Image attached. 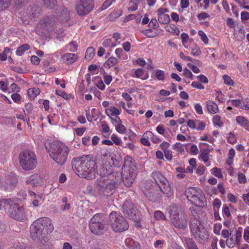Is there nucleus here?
<instances>
[{
	"instance_id": "27",
	"label": "nucleus",
	"mask_w": 249,
	"mask_h": 249,
	"mask_svg": "<svg viewBox=\"0 0 249 249\" xmlns=\"http://www.w3.org/2000/svg\"><path fill=\"white\" fill-rule=\"evenodd\" d=\"M101 131L105 137H108V133L110 131V128L107 124L105 121H102L101 122Z\"/></svg>"
},
{
	"instance_id": "13",
	"label": "nucleus",
	"mask_w": 249,
	"mask_h": 249,
	"mask_svg": "<svg viewBox=\"0 0 249 249\" xmlns=\"http://www.w3.org/2000/svg\"><path fill=\"white\" fill-rule=\"evenodd\" d=\"M18 182L17 178L16 175L11 173L5 177L0 181V187L4 190L11 189L14 187Z\"/></svg>"
},
{
	"instance_id": "32",
	"label": "nucleus",
	"mask_w": 249,
	"mask_h": 249,
	"mask_svg": "<svg viewBox=\"0 0 249 249\" xmlns=\"http://www.w3.org/2000/svg\"><path fill=\"white\" fill-rule=\"evenodd\" d=\"M94 54V49L92 47H89L86 50L85 58L86 60L89 61L93 57Z\"/></svg>"
},
{
	"instance_id": "31",
	"label": "nucleus",
	"mask_w": 249,
	"mask_h": 249,
	"mask_svg": "<svg viewBox=\"0 0 249 249\" xmlns=\"http://www.w3.org/2000/svg\"><path fill=\"white\" fill-rule=\"evenodd\" d=\"M145 136L147 137H150L152 142L154 143H158L161 142V140L159 137L155 135L152 132L150 131H147L145 132Z\"/></svg>"
},
{
	"instance_id": "37",
	"label": "nucleus",
	"mask_w": 249,
	"mask_h": 249,
	"mask_svg": "<svg viewBox=\"0 0 249 249\" xmlns=\"http://www.w3.org/2000/svg\"><path fill=\"white\" fill-rule=\"evenodd\" d=\"M155 76L157 80L163 81L165 79V72L161 70H156L155 71Z\"/></svg>"
},
{
	"instance_id": "3",
	"label": "nucleus",
	"mask_w": 249,
	"mask_h": 249,
	"mask_svg": "<svg viewBox=\"0 0 249 249\" xmlns=\"http://www.w3.org/2000/svg\"><path fill=\"white\" fill-rule=\"evenodd\" d=\"M74 172L79 177L87 179L95 178L96 165L95 161L89 156H84L74 159L72 162Z\"/></svg>"
},
{
	"instance_id": "33",
	"label": "nucleus",
	"mask_w": 249,
	"mask_h": 249,
	"mask_svg": "<svg viewBox=\"0 0 249 249\" xmlns=\"http://www.w3.org/2000/svg\"><path fill=\"white\" fill-rule=\"evenodd\" d=\"M172 149L180 154L184 152V144L179 142H177L173 144L172 145Z\"/></svg>"
},
{
	"instance_id": "63",
	"label": "nucleus",
	"mask_w": 249,
	"mask_h": 249,
	"mask_svg": "<svg viewBox=\"0 0 249 249\" xmlns=\"http://www.w3.org/2000/svg\"><path fill=\"white\" fill-rule=\"evenodd\" d=\"M238 180L240 183H245L247 182L245 175L242 173H239L238 174Z\"/></svg>"
},
{
	"instance_id": "42",
	"label": "nucleus",
	"mask_w": 249,
	"mask_h": 249,
	"mask_svg": "<svg viewBox=\"0 0 249 249\" xmlns=\"http://www.w3.org/2000/svg\"><path fill=\"white\" fill-rule=\"evenodd\" d=\"M181 38L182 45L185 48H188L189 47L188 42L189 38L188 35L186 33H183L181 34Z\"/></svg>"
},
{
	"instance_id": "5",
	"label": "nucleus",
	"mask_w": 249,
	"mask_h": 249,
	"mask_svg": "<svg viewBox=\"0 0 249 249\" xmlns=\"http://www.w3.org/2000/svg\"><path fill=\"white\" fill-rule=\"evenodd\" d=\"M32 225L35 231L34 236L39 239L45 237L46 234L52 232L54 227L51 219L48 217H42L35 221Z\"/></svg>"
},
{
	"instance_id": "38",
	"label": "nucleus",
	"mask_w": 249,
	"mask_h": 249,
	"mask_svg": "<svg viewBox=\"0 0 249 249\" xmlns=\"http://www.w3.org/2000/svg\"><path fill=\"white\" fill-rule=\"evenodd\" d=\"M118 62L117 59L114 57H110L105 62V66L110 68L115 65Z\"/></svg>"
},
{
	"instance_id": "9",
	"label": "nucleus",
	"mask_w": 249,
	"mask_h": 249,
	"mask_svg": "<svg viewBox=\"0 0 249 249\" xmlns=\"http://www.w3.org/2000/svg\"><path fill=\"white\" fill-rule=\"evenodd\" d=\"M105 225L103 215L98 213L95 214L90 220L89 228L93 233L100 235L105 231Z\"/></svg>"
},
{
	"instance_id": "53",
	"label": "nucleus",
	"mask_w": 249,
	"mask_h": 249,
	"mask_svg": "<svg viewBox=\"0 0 249 249\" xmlns=\"http://www.w3.org/2000/svg\"><path fill=\"white\" fill-rule=\"evenodd\" d=\"M44 4L49 8H53L56 4V0H43Z\"/></svg>"
},
{
	"instance_id": "18",
	"label": "nucleus",
	"mask_w": 249,
	"mask_h": 249,
	"mask_svg": "<svg viewBox=\"0 0 249 249\" xmlns=\"http://www.w3.org/2000/svg\"><path fill=\"white\" fill-rule=\"evenodd\" d=\"M56 19L58 21L64 23L70 19V13L65 8H60L56 12Z\"/></svg>"
},
{
	"instance_id": "7",
	"label": "nucleus",
	"mask_w": 249,
	"mask_h": 249,
	"mask_svg": "<svg viewBox=\"0 0 249 249\" xmlns=\"http://www.w3.org/2000/svg\"><path fill=\"white\" fill-rule=\"evenodd\" d=\"M190 230L194 238L200 243L207 242L209 232L207 228L204 226V223L199 219H194L190 224Z\"/></svg>"
},
{
	"instance_id": "22",
	"label": "nucleus",
	"mask_w": 249,
	"mask_h": 249,
	"mask_svg": "<svg viewBox=\"0 0 249 249\" xmlns=\"http://www.w3.org/2000/svg\"><path fill=\"white\" fill-rule=\"evenodd\" d=\"M124 243L125 249H141L140 244L131 238H127Z\"/></svg>"
},
{
	"instance_id": "48",
	"label": "nucleus",
	"mask_w": 249,
	"mask_h": 249,
	"mask_svg": "<svg viewBox=\"0 0 249 249\" xmlns=\"http://www.w3.org/2000/svg\"><path fill=\"white\" fill-rule=\"evenodd\" d=\"M198 34L200 36L201 40L204 42V43L207 44L209 42V39L204 32L202 30H199Z\"/></svg>"
},
{
	"instance_id": "29",
	"label": "nucleus",
	"mask_w": 249,
	"mask_h": 249,
	"mask_svg": "<svg viewBox=\"0 0 249 249\" xmlns=\"http://www.w3.org/2000/svg\"><path fill=\"white\" fill-rule=\"evenodd\" d=\"M210 159L209 152L206 151H201V153L199 155V160L203 161L204 163H206L207 166H209L210 165V163H207Z\"/></svg>"
},
{
	"instance_id": "52",
	"label": "nucleus",
	"mask_w": 249,
	"mask_h": 249,
	"mask_svg": "<svg viewBox=\"0 0 249 249\" xmlns=\"http://www.w3.org/2000/svg\"><path fill=\"white\" fill-rule=\"evenodd\" d=\"M32 178V184H34L35 185H39L42 180V177L40 175H34Z\"/></svg>"
},
{
	"instance_id": "28",
	"label": "nucleus",
	"mask_w": 249,
	"mask_h": 249,
	"mask_svg": "<svg viewBox=\"0 0 249 249\" xmlns=\"http://www.w3.org/2000/svg\"><path fill=\"white\" fill-rule=\"evenodd\" d=\"M153 217L157 221L166 220L167 218L162 212L160 210L156 211L153 213Z\"/></svg>"
},
{
	"instance_id": "57",
	"label": "nucleus",
	"mask_w": 249,
	"mask_h": 249,
	"mask_svg": "<svg viewBox=\"0 0 249 249\" xmlns=\"http://www.w3.org/2000/svg\"><path fill=\"white\" fill-rule=\"evenodd\" d=\"M228 103H231V105L236 107H238L241 108V103H242L241 100L238 99L229 100Z\"/></svg>"
},
{
	"instance_id": "30",
	"label": "nucleus",
	"mask_w": 249,
	"mask_h": 249,
	"mask_svg": "<svg viewBox=\"0 0 249 249\" xmlns=\"http://www.w3.org/2000/svg\"><path fill=\"white\" fill-rule=\"evenodd\" d=\"M30 48V46L29 45L27 44H23L17 48L16 52V54L18 56H21L26 51L29 50Z\"/></svg>"
},
{
	"instance_id": "51",
	"label": "nucleus",
	"mask_w": 249,
	"mask_h": 249,
	"mask_svg": "<svg viewBox=\"0 0 249 249\" xmlns=\"http://www.w3.org/2000/svg\"><path fill=\"white\" fill-rule=\"evenodd\" d=\"M105 47H115L114 43L112 41L110 38H107L105 39L102 43Z\"/></svg>"
},
{
	"instance_id": "1",
	"label": "nucleus",
	"mask_w": 249,
	"mask_h": 249,
	"mask_svg": "<svg viewBox=\"0 0 249 249\" xmlns=\"http://www.w3.org/2000/svg\"><path fill=\"white\" fill-rule=\"evenodd\" d=\"M122 170L123 177L119 172H114L100 177L98 180V190L100 194L106 196L112 195L123 178L127 187L132 185L136 177L137 171L134 160L131 157L125 156Z\"/></svg>"
},
{
	"instance_id": "40",
	"label": "nucleus",
	"mask_w": 249,
	"mask_h": 249,
	"mask_svg": "<svg viewBox=\"0 0 249 249\" xmlns=\"http://www.w3.org/2000/svg\"><path fill=\"white\" fill-rule=\"evenodd\" d=\"M77 44L76 42L73 41L69 43L65 47V49L71 52H75L77 49Z\"/></svg>"
},
{
	"instance_id": "50",
	"label": "nucleus",
	"mask_w": 249,
	"mask_h": 249,
	"mask_svg": "<svg viewBox=\"0 0 249 249\" xmlns=\"http://www.w3.org/2000/svg\"><path fill=\"white\" fill-rule=\"evenodd\" d=\"M242 103L241 108L245 110H249V98H245L241 100Z\"/></svg>"
},
{
	"instance_id": "6",
	"label": "nucleus",
	"mask_w": 249,
	"mask_h": 249,
	"mask_svg": "<svg viewBox=\"0 0 249 249\" xmlns=\"http://www.w3.org/2000/svg\"><path fill=\"white\" fill-rule=\"evenodd\" d=\"M19 200L18 198L4 200L2 203L11 217L18 220L22 221L25 218L24 209L19 206Z\"/></svg>"
},
{
	"instance_id": "44",
	"label": "nucleus",
	"mask_w": 249,
	"mask_h": 249,
	"mask_svg": "<svg viewBox=\"0 0 249 249\" xmlns=\"http://www.w3.org/2000/svg\"><path fill=\"white\" fill-rule=\"evenodd\" d=\"M158 20L162 24H166L169 22L170 18L169 15L166 14L159 17Z\"/></svg>"
},
{
	"instance_id": "61",
	"label": "nucleus",
	"mask_w": 249,
	"mask_h": 249,
	"mask_svg": "<svg viewBox=\"0 0 249 249\" xmlns=\"http://www.w3.org/2000/svg\"><path fill=\"white\" fill-rule=\"evenodd\" d=\"M222 229V225L220 223H216L213 228V232L216 235L220 234V231Z\"/></svg>"
},
{
	"instance_id": "35",
	"label": "nucleus",
	"mask_w": 249,
	"mask_h": 249,
	"mask_svg": "<svg viewBox=\"0 0 249 249\" xmlns=\"http://www.w3.org/2000/svg\"><path fill=\"white\" fill-rule=\"evenodd\" d=\"M185 242L188 249H198L196 243L191 238H185Z\"/></svg>"
},
{
	"instance_id": "39",
	"label": "nucleus",
	"mask_w": 249,
	"mask_h": 249,
	"mask_svg": "<svg viewBox=\"0 0 249 249\" xmlns=\"http://www.w3.org/2000/svg\"><path fill=\"white\" fill-rule=\"evenodd\" d=\"M122 15V11L120 9L114 10L109 16L110 20H113L115 18L120 17Z\"/></svg>"
},
{
	"instance_id": "2",
	"label": "nucleus",
	"mask_w": 249,
	"mask_h": 249,
	"mask_svg": "<svg viewBox=\"0 0 249 249\" xmlns=\"http://www.w3.org/2000/svg\"><path fill=\"white\" fill-rule=\"evenodd\" d=\"M152 177L155 182L147 181L142 185V190L145 196L150 201H155L159 197V188L167 197L174 194L169 181L159 171L154 172Z\"/></svg>"
},
{
	"instance_id": "46",
	"label": "nucleus",
	"mask_w": 249,
	"mask_h": 249,
	"mask_svg": "<svg viewBox=\"0 0 249 249\" xmlns=\"http://www.w3.org/2000/svg\"><path fill=\"white\" fill-rule=\"evenodd\" d=\"M221 205V200L218 198H215L213 203V207L214 211H219Z\"/></svg>"
},
{
	"instance_id": "15",
	"label": "nucleus",
	"mask_w": 249,
	"mask_h": 249,
	"mask_svg": "<svg viewBox=\"0 0 249 249\" xmlns=\"http://www.w3.org/2000/svg\"><path fill=\"white\" fill-rule=\"evenodd\" d=\"M171 223L178 229L184 230L187 227V221L186 216L184 214L180 215L176 218L170 219Z\"/></svg>"
},
{
	"instance_id": "64",
	"label": "nucleus",
	"mask_w": 249,
	"mask_h": 249,
	"mask_svg": "<svg viewBox=\"0 0 249 249\" xmlns=\"http://www.w3.org/2000/svg\"><path fill=\"white\" fill-rule=\"evenodd\" d=\"M243 237L246 241L249 243V227L244 229Z\"/></svg>"
},
{
	"instance_id": "25",
	"label": "nucleus",
	"mask_w": 249,
	"mask_h": 249,
	"mask_svg": "<svg viewBox=\"0 0 249 249\" xmlns=\"http://www.w3.org/2000/svg\"><path fill=\"white\" fill-rule=\"evenodd\" d=\"M132 76L144 80L148 78L149 74L147 72L145 73L142 69L139 68L135 71L134 75Z\"/></svg>"
},
{
	"instance_id": "36",
	"label": "nucleus",
	"mask_w": 249,
	"mask_h": 249,
	"mask_svg": "<svg viewBox=\"0 0 249 249\" xmlns=\"http://www.w3.org/2000/svg\"><path fill=\"white\" fill-rule=\"evenodd\" d=\"M115 53L119 59L126 60L128 58L127 55L124 52L122 49L117 48L115 51Z\"/></svg>"
},
{
	"instance_id": "49",
	"label": "nucleus",
	"mask_w": 249,
	"mask_h": 249,
	"mask_svg": "<svg viewBox=\"0 0 249 249\" xmlns=\"http://www.w3.org/2000/svg\"><path fill=\"white\" fill-rule=\"evenodd\" d=\"M111 140L116 145H120L122 143V141L121 139L118 137L116 134H113L111 136Z\"/></svg>"
},
{
	"instance_id": "59",
	"label": "nucleus",
	"mask_w": 249,
	"mask_h": 249,
	"mask_svg": "<svg viewBox=\"0 0 249 249\" xmlns=\"http://www.w3.org/2000/svg\"><path fill=\"white\" fill-rule=\"evenodd\" d=\"M201 52L198 46H196L194 48L192 49L191 54L193 56H198L201 54Z\"/></svg>"
},
{
	"instance_id": "24",
	"label": "nucleus",
	"mask_w": 249,
	"mask_h": 249,
	"mask_svg": "<svg viewBox=\"0 0 249 249\" xmlns=\"http://www.w3.org/2000/svg\"><path fill=\"white\" fill-rule=\"evenodd\" d=\"M237 124L246 129L249 128V120L243 116H238L235 119Z\"/></svg>"
},
{
	"instance_id": "10",
	"label": "nucleus",
	"mask_w": 249,
	"mask_h": 249,
	"mask_svg": "<svg viewBox=\"0 0 249 249\" xmlns=\"http://www.w3.org/2000/svg\"><path fill=\"white\" fill-rule=\"evenodd\" d=\"M56 24L53 17H46L37 24L36 32L39 35H46L47 32L54 31Z\"/></svg>"
},
{
	"instance_id": "17",
	"label": "nucleus",
	"mask_w": 249,
	"mask_h": 249,
	"mask_svg": "<svg viewBox=\"0 0 249 249\" xmlns=\"http://www.w3.org/2000/svg\"><path fill=\"white\" fill-rule=\"evenodd\" d=\"M168 212L170 219L173 218V217L176 218V217L184 214L180 206L177 204H172L168 208Z\"/></svg>"
},
{
	"instance_id": "34",
	"label": "nucleus",
	"mask_w": 249,
	"mask_h": 249,
	"mask_svg": "<svg viewBox=\"0 0 249 249\" xmlns=\"http://www.w3.org/2000/svg\"><path fill=\"white\" fill-rule=\"evenodd\" d=\"M227 142L231 144H233L237 142V137L236 134L233 132H230L227 136Z\"/></svg>"
},
{
	"instance_id": "54",
	"label": "nucleus",
	"mask_w": 249,
	"mask_h": 249,
	"mask_svg": "<svg viewBox=\"0 0 249 249\" xmlns=\"http://www.w3.org/2000/svg\"><path fill=\"white\" fill-rule=\"evenodd\" d=\"M96 111L95 108H92L91 111H86V117L89 122H91L94 117L93 115V113Z\"/></svg>"
},
{
	"instance_id": "21",
	"label": "nucleus",
	"mask_w": 249,
	"mask_h": 249,
	"mask_svg": "<svg viewBox=\"0 0 249 249\" xmlns=\"http://www.w3.org/2000/svg\"><path fill=\"white\" fill-rule=\"evenodd\" d=\"M241 236V234L240 232H236L235 234L231 236V237L228 238L227 240L228 246L230 248L234 247L235 245L239 242Z\"/></svg>"
},
{
	"instance_id": "58",
	"label": "nucleus",
	"mask_w": 249,
	"mask_h": 249,
	"mask_svg": "<svg viewBox=\"0 0 249 249\" xmlns=\"http://www.w3.org/2000/svg\"><path fill=\"white\" fill-rule=\"evenodd\" d=\"M199 121L197 120H189L188 121L187 124L188 127H189L190 128L192 129H196V124Z\"/></svg>"
},
{
	"instance_id": "41",
	"label": "nucleus",
	"mask_w": 249,
	"mask_h": 249,
	"mask_svg": "<svg viewBox=\"0 0 249 249\" xmlns=\"http://www.w3.org/2000/svg\"><path fill=\"white\" fill-rule=\"evenodd\" d=\"M211 174L218 178H223V174L221 169L217 167H214L211 169Z\"/></svg>"
},
{
	"instance_id": "56",
	"label": "nucleus",
	"mask_w": 249,
	"mask_h": 249,
	"mask_svg": "<svg viewBox=\"0 0 249 249\" xmlns=\"http://www.w3.org/2000/svg\"><path fill=\"white\" fill-rule=\"evenodd\" d=\"M183 75L186 78L190 79H193L194 75L192 72L187 68H185L183 70Z\"/></svg>"
},
{
	"instance_id": "12",
	"label": "nucleus",
	"mask_w": 249,
	"mask_h": 249,
	"mask_svg": "<svg viewBox=\"0 0 249 249\" xmlns=\"http://www.w3.org/2000/svg\"><path fill=\"white\" fill-rule=\"evenodd\" d=\"M94 7L92 0H80L75 5V10L79 16H83L89 14Z\"/></svg>"
},
{
	"instance_id": "16",
	"label": "nucleus",
	"mask_w": 249,
	"mask_h": 249,
	"mask_svg": "<svg viewBox=\"0 0 249 249\" xmlns=\"http://www.w3.org/2000/svg\"><path fill=\"white\" fill-rule=\"evenodd\" d=\"M122 209L125 216L129 219L135 220L136 219V211L129 201H125L122 205Z\"/></svg>"
},
{
	"instance_id": "11",
	"label": "nucleus",
	"mask_w": 249,
	"mask_h": 249,
	"mask_svg": "<svg viewBox=\"0 0 249 249\" xmlns=\"http://www.w3.org/2000/svg\"><path fill=\"white\" fill-rule=\"evenodd\" d=\"M185 195L188 200L195 205L202 206L203 204L202 200V192L201 190L195 187H190L186 189Z\"/></svg>"
},
{
	"instance_id": "14",
	"label": "nucleus",
	"mask_w": 249,
	"mask_h": 249,
	"mask_svg": "<svg viewBox=\"0 0 249 249\" xmlns=\"http://www.w3.org/2000/svg\"><path fill=\"white\" fill-rule=\"evenodd\" d=\"M19 163L25 170H30L31 168V155L28 151L21 152L19 156Z\"/></svg>"
},
{
	"instance_id": "26",
	"label": "nucleus",
	"mask_w": 249,
	"mask_h": 249,
	"mask_svg": "<svg viewBox=\"0 0 249 249\" xmlns=\"http://www.w3.org/2000/svg\"><path fill=\"white\" fill-rule=\"evenodd\" d=\"M114 121L117 123L116 126V130L119 133L123 134L126 131L125 127L122 124V121L119 117H117L114 119Z\"/></svg>"
},
{
	"instance_id": "23",
	"label": "nucleus",
	"mask_w": 249,
	"mask_h": 249,
	"mask_svg": "<svg viewBox=\"0 0 249 249\" xmlns=\"http://www.w3.org/2000/svg\"><path fill=\"white\" fill-rule=\"evenodd\" d=\"M206 107L208 112L210 114H216L219 112L217 105L213 101H208L207 102Z\"/></svg>"
},
{
	"instance_id": "62",
	"label": "nucleus",
	"mask_w": 249,
	"mask_h": 249,
	"mask_svg": "<svg viewBox=\"0 0 249 249\" xmlns=\"http://www.w3.org/2000/svg\"><path fill=\"white\" fill-rule=\"evenodd\" d=\"M227 197L229 201L233 203H236L238 200V197L232 194H228Z\"/></svg>"
},
{
	"instance_id": "4",
	"label": "nucleus",
	"mask_w": 249,
	"mask_h": 249,
	"mask_svg": "<svg viewBox=\"0 0 249 249\" xmlns=\"http://www.w3.org/2000/svg\"><path fill=\"white\" fill-rule=\"evenodd\" d=\"M47 150L52 159L60 165L65 163L69 152V147L64 143L59 142L52 143Z\"/></svg>"
},
{
	"instance_id": "20",
	"label": "nucleus",
	"mask_w": 249,
	"mask_h": 249,
	"mask_svg": "<svg viewBox=\"0 0 249 249\" xmlns=\"http://www.w3.org/2000/svg\"><path fill=\"white\" fill-rule=\"evenodd\" d=\"M78 59L76 54L72 53H66L61 57L62 61L67 64H71L75 62Z\"/></svg>"
},
{
	"instance_id": "60",
	"label": "nucleus",
	"mask_w": 249,
	"mask_h": 249,
	"mask_svg": "<svg viewBox=\"0 0 249 249\" xmlns=\"http://www.w3.org/2000/svg\"><path fill=\"white\" fill-rule=\"evenodd\" d=\"M196 112L199 115H202L203 113L202 107L199 103H196L194 106Z\"/></svg>"
},
{
	"instance_id": "19",
	"label": "nucleus",
	"mask_w": 249,
	"mask_h": 249,
	"mask_svg": "<svg viewBox=\"0 0 249 249\" xmlns=\"http://www.w3.org/2000/svg\"><path fill=\"white\" fill-rule=\"evenodd\" d=\"M106 114L112 121H114V119L121 113V110L114 106H110L105 109Z\"/></svg>"
},
{
	"instance_id": "8",
	"label": "nucleus",
	"mask_w": 249,
	"mask_h": 249,
	"mask_svg": "<svg viewBox=\"0 0 249 249\" xmlns=\"http://www.w3.org/2000/svg\"><path fill=\"white\" fill-rule=\"evenodd\" d=\"M109 218V224L115 232H120L128 229V223L122 215L117 212L111 213Z\"/></svg>"
},
{
	"instance_id": "43",
	"label": "nucleus",
	"mask_w": 249,
	"mask_h": 249,
	"mask_svg": "<svg viewBox=\"0 0 249 249\" xmlns=\"http://www.w3.org/2000/svg\"><path fill=\"white\" fill-rule=\"evenodd\" d=\"M213 123L214 126L218 127L222 125V122L221 120V117L218 115H215L213 117Z\"/></svg>"
},
{
	"instance_id": "55",
	"label": "nucleus",
	"mask_w": 249,
	"mask_h": 249,
	"mask_svg": "<svg viewBox=\"0 0 249 249\" xmlns=\"http://www.w3.org/2000/svg\"><path fill=\"white\" fill-rule=\"evenodd\" d=\"M224 83L228 86H232L234 84L233 81L230 76L227 75H224L223 76Z\"/></svg>"
},
{
	"instance_id": "45",
	"label": "nucleus",
	"mask_w": 249,
	"mask_h": 249,
	"mask_svg": "<svg viewBox=\"0 0 249 249\" xmlns=\"http://www.w3.org/2000/svg\"><path fill=\"white\" fill-rule=\"evenodd\" d=\"M112 38L114 40V45L117 46L121 43L122 37L121 34L118 33H114L112 35Z\"/></svg>"
},
{
	"instance_id": "47",
	"label": "nucleus",
	"mask_w": 249,
	"mask_h": 249,
	"mask_svg": "<svg viewBox=\"0 0 249 249\" xmlns=\"http://www.w3.org/2000/svg\"><path fill=\"white\" fill-rule=\"evenodd\" d=\"M235 1L242 6L243 9L249 10V5H246L249 4V0H235Z\"/></svg>"
}]
</instances>
